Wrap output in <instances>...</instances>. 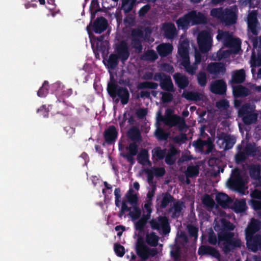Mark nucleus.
Segmentation results:
<instances>
[{"mask_svg":"<svg viewBox=\"0 0 261 261\" xmlns=\"http://www.w3.org/2000/svg\"><path fill=\"white\" fill-rule=\"evenodd\" d=\"M162 199L159 203L161 209H165L169 203L173 202V205L168 210L169 213H171V218L172 219H177L181 215L182 211L185 207L182 201L176 200L169 192H165L162 194Z\"/></svg>","mask_w":261,"mask_h":261,"instance_id":"f257e3e1","label":"nucleus"},{"mask_svg":"<svg viewBox=\"0 0 261 261\" xmlns=\"http://www.w3.org/2000/svg\"><path fill=\"white\" fill-rule=\"evenodd\" d=\"M107 91L115 102L117 103L120 100L123 105L128 102L130 97L128 90L126 87L119 86L113 77H111V81L108 84Z\"/></svg>","mask_w":261,"mask_h":261,"instance_id":"f03ea898","label":"nucleus"},{"mask_svg":"<svg viewBox=\"0 0 261 261\" xmlns=\"http://www.w3.org/2000/svg\"><path fill=\"white\" fill-rule=\"evenodd\" d=\"M218 245L225 254H227L237 248H240L242 242L239 237H234V233H225L218 238Z\"/></svg>","mask_w":261,"mask_h":261,"instance_id":"7ed1b4c3","label":"nucleus"},{"mask_svg":"<svg viewBox=\"0 0 261 261\" xmlns=\"http://www.w3.org/2000/svg\"><path fill=\"white\" fill-rule=\"evenodd\" d=\"M165 118H163L164 123L170 128L177 126L180 132L188 128L185 119L177 115L173 114V111L170 109L166 110Z\"/></svg>","mask_w":261,"mask_h":261,"instance_id":"20e7f679","label":"nucleus"},{"mask_svg":"<svg viewBox=\"0 0 261 261\" xmlns=\"http://www.w3.org/2000/svg\"><path fill=\"white\" fill-rule=\"evenodd\" d=\"M137 254L143 260H147L149 256H155L158 252L156 248H150L145 244L142 237H138L136 244Z\"/></svg>","mask_w":261,"mask_h":261,"instance_id":"39448f33","label":"nucleus"},{"mask_svg":"<svg viewBox=\"0 0 261 261\" xmlns=\"http://www.w3.org/2000/svg\"><path fill=\"white\" fill-rule=\"evenodd\" d=\"M213 39L210 32L203 30L197 36V43L200 50L203 53H207L211 48Z\"/></svg>","mask_w":261,"mask_h":261,"instance_id":"423d86ee","label":"nucleus"},{"mask_svg":"<svg viewBox=\"0 0 261 261\" xmlns=\"http://www.w3.org/2000/svg\"><path fill=\"white\" fill-rule=\"evenodd\" d=\"M108 25L107 20L105 17L100 16L97 17L93 22L90 21L86 27V30L89 36L92 34L91 31L96 34H100L107 29Z\"/></svg>","mask_w":261,"mask_h":261,"instance_id":"0eeeda50","label":"nucleus"},{"mask_svg":"<svg viewBox=\"0 0 261 261\" xmlns=\"http://www.w3.org/2000/svg\"><path fill=\"white\" fill-rule=\"evenodd\" d=\"M151 228L153 230L162 229L165 235L170 232V226L168 218L166 216H159L158 220L152 219L149 222Z\"/></svg>","mask_w":261,"mask_h":261,"instance_id":"6e6552de","label":"nucleus"},{"mask_svg":"<svg viewBox=\"0 0 261 261\" xmlns=\"http://www.w3.org/2000/svg\"><path fill=\"white\" fill-rule=\"evenodd\" d=\"M246 245L248 249L253 252L261 251V235L256 234L254 235L245 236Z\"/></svg>","mask_w":261,"mask_h":261,"instance_id":"1a4fd4ad","label":"nucleus"},{"mask_svg":"<svg viewBox=\"0 0 261 261\" xmlns=\"http://www.w3.org/2000/svg\"><path fill=\"white\" fill-rule=\"evenodd\" d=\"M115 51V55L118 56L122 63L125 62L130 55L128 45L125 40H122L116 45Z\"/></svg>","mask_w":261,"mask_h":261,"instance_id":"9d476101","label":"nucleus"},{"mask_svg":"<svg viewBox=\"0 0 261 261\" xmlns=\"http://www.w3.org/2000/svg\"><path fill=\"white\" fill-rule=\"evenodd\" d=\"M161 30L164 37L168 40L173 39L177 34L175 24L171 22L162 23Z\"/></svg>","mask_w":261,"mask_h":261,"instance_id":"9b49d317","label":"nucleus"},{"mask_svg":"<svg viewBox=\"0 0 261 261\" xmlns=\"http://www.w3.org/2000/svg\"><path fill=\"white\" fill-rule=\"evenodd\" d=\"M191 25L205 24L207 19L204 14L196 10H191L188 12Z\"/></svg>","mask_w":261,"mask_h":261,"instance_id":"f8f14e48","label":"nucleus"},{"mask_svg":"<svg viewBox=\"0 0 261 261\" xmlns=\"http://www.w3.org/2000/svg\"><path fill=\"white\" fill-rule=\"evenodd\" d=\"M214 227L215 230L218 232L217 234L219 238H220V236L223 233H233V232H231V231L234 230L235 226L229 221L225 219H221V225L216 224Z\"/></svg>","mask_w":261,"mask_h":261,"instance_id":"ddd939ff","label":"nucleus"},{"mask_svg":"<svg viewBox=\"0 0 261 261\" xmlns=\"http://www.w3.org/2000/svg\"><path fill=\"white\" fill-rule=\"evenodd\" d=\"M207 71L209 73L215 76L223 75L226 72V67L222 63L212 62L208 64Z\"/></svg>","mask_w":261,"mask_h":261,"instance_id":"4468645a","label":"nucleus"},{"mask_svg":"<svg viewBox=\"0 0 261 261\" xmlns=\"http://www.w3.org/2000/svg\"><path fill=\"white\" fill-rule=\"evenodd\" d=\"M118 133L114 125L109 126L103 132V138L108 145H112L115 142Z\"/></svg>","mask_w":261,"mask_h":261,"instance_id":"2eb2a0df","label":"nucleus"},{"mask_svg":"<svg viewBox=\"0 0 261 261\" xmlns=\"http://www.w3.org/2000/svg\"><path fill=\"white\" fill-rule=\"evenodd\" d=\"M139 146L136 142H132L126 147V149L128 150V152L122 154V156L126 159L128 162L131 165L135 163L134 156L136 155L138 152Z\"/></svg>","mask_w":261,"mask_h":261,"instance_id":"dca6fc26","label":"nucleus"},{"mask_svg":"<svg viewBox=\"0 0 261 261\" xmlns=\"http://www.w3.org/2000/svg\"><path fill=\"white\" fill-rule=\"evenodd\" d=\"M226 89V84L223 80H218L213 82L210 87V90L213 93L219 95L225 94Z\"/></svg>","mask_w":261,"mask_h":261,"instance_id":"f3484780","label":"nucleus"},{"mask_svg":"<svg viewBox=\"0 0 261 261\" xmlns=\"http://www.w3.org/2000/svg\"><path fill=\"white\" fill-rule=\"evenodd\" d=\"M237 17V14L233 10L226 8L224 9L221 21L226 25H230L236 23Z\"/></svg>","mask_w":261,"mask_h":261,"instance_id":"a211bd4d","label":"nucleus"},{"mask_svg":"<svg viewBox=\"0 0 261 261\" xmlns=\"http://www.w3.org/2000/svg\"><path fill=\"white\" fill-rule=\"evenodd\" d=\"M258 23L257 19V12L255 11H251L247 17V24L248 29L254 35H257L258 31L257 25Z\"/></svg>","mask_w":261,"mask_h":261,"instance_id":"6ab92c4d","label":"nucleus"},{"mask_svg":"<svg viewBox=\"0 0 261 261\" xmlns=\"http://www.w3.org/2000/svg\"><path fill=\"white\" fill-rule=\"evenodd\" d=\"M198 254L200 255H211L215 258H219L220 254L214 247L208 245H201L198 250Z\"/></svg>","mask_w":261,"mask_h":261,"instance_id":"aec40b11","label":"nucleus"},{"mask_svg":"<svg viewBox=\"0 0 261 261\" xmlns=\"http://www.w3.org/2000/svg\"><path fill=\"white\" fill-rule=\"evenodd\" d=\"M219 140H222V143L224 144L225 150L230 149L232 148L236 142V137L225 133H221L218 137Z\"/></svg>","mask_w":261,"mask_h":261,"instance_id":"412c9836","label":"nucleus"},{"mask_svg":"<svg viewBox=\"0 0 261 261\" xmlns=\"http://www.w3.org/2000/svg\"><path fill=\"white\" fill-rule=\"evenodd\" d=\"M261 228V222L255 218H252L245 230V236L254 235Z\"/></svg>","mask_w":261,"mask_h":261,"instance_id":"4be33fe9","label":"nucleus"},{"mask_svg":"<svg viewBox=\"0 0 261 261\" xmlns=\"http://www.w3.org/2000/svg\"><path fill=\"white\" fill-rule=\"evenodd\" d=\"M246 79L245 71L244 69L236 70L232 72L230 83L231 84H241L244 82Z\"/></svg>","mask_w":261,"mask_h":261,"instance_id":"5701e85b","label":"nucleus"},{"mask_svg":"<svg viewBox=\"0 0 261 261\" xmlns=\"http://www.w3.org/2000/svg\"><path fill=\"white\" fill-rule=\"evenodd\" d=\"M176 85L180 89H185L190 83L188 77L179 72H176L173 75Z\"/></svg>","mask_w":261,"mask_h":261,"instance_id":"b1692460","label":"nucleus"},{"mask_svg":"<svg viewBox=\"0 0 261 261\" xmlns=\"http://www.w3.org/2000/svg\"><path fill=\"white\" fill-rule=\"evenodd\" d=\"M229 184L230 187L240 192L244 190L243 179L239 173L234 174L233 178L229 180Z\"/></svg>","mask_w":261,"mask_h":261,"instance_id":"393cba45","label":"nucleus"},{"mask_svg":"<svg viewBox=\"0 0 261 261\" xmlns=\"http://www.w3.org/2000/svg\"><path fill=\"white\" fill-rule=\"evenodd\" d=\"M179 153V151L174 146H171L168 150L165 158V163L168 165H174L177 160V155Z\"/></svg>","mask_w":261,"mask_h":261,"instance_id":"a878e982","label":"nucleus"},{"mask_svg":"<svg viewBox=\"0 0 261 261\" xmlns=\"http://www.w3.org/2000/svg\"><path fill=\"white\" fill-rule=\"evenodd\" d=\"M232 93L235 98L245 97L250 94V91L247 87L239 85L232 86Z\"/></svg>","mask_w":261,"mask_h":261,"instance_id":"bb28decb","label":"nucleus"},{"mask_svg":"<svg viewBox=\"0 0 261 261\" xmlns=\"http://www.w3.org/2000/svg\"><path fill=\"white\" fill-rule=\"evenodd\" d=\"M216 200L217 203L223 208L228 207L232 202L231 199L226 194L219 193L216 196Z\"/></svg>","mask_w":261,"mask_h":261,"instance_id":"cd10ccee","label":"nucleus"},{"mask_svg":"<svg viewBox=\"0 0 261 261\" xmlns=\"http://www.w3.org/2000/svg\"><path fill=\"white\" fill-rule=\"evenodd\" d=\"M157 51L162 57H166L171 53L173 46L170 43H162L156 47Z\"/></svg>","mask_w":261,"mask_h":261,"instance_id":"c85d7f7f","label":"nucleus"},{"mask_svg":"<svg viewBox=\"0 0 261 261\" xmlns=\"http://www.w3.org/2000/svg\"><path fill=\"white\" fill-rule=\"evenodd\" d=\"M249 174L251 178L259 180L261 178V165L251 164L249 167Z\"/></svg>","mask_w":261,"mask_h":261,"instance_id":"c756f323","label":"nucleus"},{"mask_svg":"<svg viewBox=\"0 0 261 261\" xmlns=\"http://www.w3.org/2000/svg\"><path fill=\"white\" fill-rule=\"evenodd\" d=\"M176 24L179 29L187 30L191 24V22L188 13L182 17H179L176 21Z\"/></svg>","mask_w":261,"mask_h":261,"instance_id":"7c9ffc66","label":"nucleus"},{"mask_svg":"<svg viewBox=\"0 0 261 261\" xmlns=\"http://www.w3.org/2000/svg\"><path fill=\"white\" fill-rule=\"evenodd\" d=\"M161 88L167 92H173L174 85L170 75H167L160 83Z\"/></svg>","mask_w":261,"mask_h":261,"instance_id":"2f4dec72","label":"nucleus"},{"mask_svg":"<svg viewBox=\"0 0 261 261\" xmlns=\"http://www.w3.org/2000/svg\"><path fill=\"white\" fill-rule=\"evenodd\" d=\"M237 148L238 151L235 154L234 159L236 163L239 164L244 162L248 156L243 149V146L241 144L238 145Z\"/></svg>","mask_w":261,"mask_h":261,"instance_id":"473e14b6","label":"nucleus"},{"mask_svg":"<svg viewBox=\"0 0 261 261\" xmlns=\"http://www.w3.org/2000/svg\"><path fill=\"white\" fill-rule=\"evenodd\" d=\"M247 208L246 200L245 199L236 200L232 206V209L236 213L245 212Z\"/></svg>","mask_w":261,"mask_h":261,"instance_id":"72a5a7b5","label":"nucleus"},{"mask_svg":"<svg viewBox=\"0 0 261 261\" xmlns=\"http://www.w3.org/2000/svg\"><path fill=\"white\" fill-rule=\"evenodd\" d=\"M128 137L133 141L139 142L141 140V133L136 126L132 127L127 132Z\"/></svg>","mask_w":261,"mask_h":261,"instance_id":"f704fd0d","label":"nucleus"},{"mask_svg":"<svg viewBox=\"0 0 261 261\" xmlns=\"http://www.w3.org/2000/svg\"><path fill=\"white\" fill-rule=\"evenodd\" d=\"M158 58V54L153 49L147 50L140 57L141 60L149 62H154Z\"/></svg>","mask_w":261,"mask_h":261,"instance_id":"c9c22d12","label":"nucleus"},{"mask_svg":"<svg viewBox=\"0 0 261 261\" xmlns=\"http://www.w3.org/2000/svg\"><path fill=\"white\" fill-rule=\"evenodd\" d=\"M182 96L190 100L200 101L203 99V94L197 92H187L183 93Z\"/></svg>","mask_w":261,"mask_h":261,"instance_id":"e433bc0d","label":"nucleus"},{"mask_svg":"<svg viewBox=\"0 0 261 261\" xmlns=\"http://www.w3.org/2000/svg\"><path fill=\"white\" fill-rule=\"evenodd\" d=\"M119 58L115 54H111L107 61L108 68L111 70H114L118 65Z\"/></svg>","mask_w":261,"mask_h":261,"instance_id":"4c0bfd02","label":"nucleus"},{"mask_svg":"<svg viewBox=\"0 0 261 261\" xmlns=\"http://www.w3.org/2000/svg\"><path fill=\"white\" fill-rule=\"evenodd\" d=\"M199 173V168L197 165H189L185 172L186 177L194 178L197 177Z\"/></svg>","mask_w":261,"mask_h":261,"instance_id":"58836bf2","label":"nucleus"},{"mask_svg":"<svg viewBox=\"0 0 261 261\" xmlns=\"http://www.w3.org/2000/svg\"><path fill=\"white\" fill-rule=\"evenodd\" d=\"M125 197L127 199V202L132 205L134 206L137 205L138 201V197L137 194H134V190L132 188H130L125 194Z\"/></svg>","mask_w":261,"mask_h":261,"instance_id":"ea45409f","label":"nucleus"},{"mask_svg":"<svg viewBox=\"0 0 261 261\" xmlns=\"http://www.w3.org/2000/svg\"><path fill=\"white\" fill-rule=\"evenodd\" d=\"M138 163L143 165L146 163H150L149 160L148 152L146 149H142L137 155Z\"/></svg>","mask_w":261,"mask_h":261,"instance_id":"a19ab883","label":"nucleus"},{"mask_svg":"<svg viewBox=\"0 0 261 261\" xmlns=\"http://www.w3.org/2000/svg\"><path fill=\"white\" fill-rule=\"evenodd\" d=\"M243 122L246 125L255 123L257 120V114L252 111L242 118Z\"/></svg>","mask_w":261,"mask_h":261,"instance_id":"79ce46f5","label":"nucleus"},{"mask_svg":"<svg viewBox=\"0 0 261 261\" xmlns=\"http://www.w3.org/2000/svg\"><path fill=\"white\" fill-rule=\"evenodd\" d=\"M154 135L159 140L166 141L168 139L169 134L166 132L163 128L159 127L156 129Z\"/></svg>","mask_w":261,"mask_h":261,"instance_id":"37998d69","label":"nucleus"},{"mask_svg":"<svg viewBox=\"0 0 261 261\" xmlns=\"http://www.w3.org/2000/svg\"><path fill=\"white\" fill-rule=\"evenodd\" d=\"M158 87V84L156 83L149 81H144L140 83L137 86V88L139 90L145 89H156Z\"/></svg>","mask_w":261,"mask_h":261,"instance_id":"c03bdc74","label":"nucleus"},{"mask_svg":"<svg viewBox=\"0 0 261 261\" xmlns=\"http://www.w3.org/2000/svg\"><path fill=\"white\" fill-rule=\"evenodd\" d=\"M137 0H123L122 9L125 13L130 12L135 5Z\"/></svg>","mask_w":261,"mask_h":261,"instance_id":"a18cd8bd","label":"nucleus"},{"mask_svg":"<svg viewBox=\"0 0 261 261\" xmlns=\"http://www.w3.org/2000/svg\"><path fill=\"white\" fill-rule=\"evenodd\" d=\"M170 255L174 261H180L181 249L179 246L175 245L170 251Z\"/></svg>","mask_w":261,"mask_h":261,"instance_id":"49530a36","label":"nucleus"},{"mask_svg":"<svg viewBox=\"0 0 261 261\" xmlns=\"http://www.w3.org/2000/svg\"><path fill=\"white\" fill-rule=\"evenodd\" d=\"M253 111L251 108L250 105L249 103H245L238 110V116L243 118L244 116L247 115Z\"/></svg>","mask_w":261,"mask_h":261,"instance_id":"de8ad7c7","label":"nucleus"},{"mask_svg":"<svg viewBox=\"0 0 261 261\" xmlns=\"http://www.w3.org/2000/svg\"><path fill=\"white\" fill-rule=\"evenodd\" d=\"M49 84L47 81H44L42 86L37 92V95L39 97H44L48 93Z\"/></svg>","mask_w":261,"mask_h":261,"instance_id":"09e8293b","label":"nucleus"},{"mask_svg":"<svg viewBox=\"0 0 261 261\" xmlns=\"http://www.w3.org/2000/svg\"><path fill=\"white\" fill-rule=\"evenodd\" d=\"M243 149L244 150L248 157L249 156H255L257 151L255 146L249 143H247L246 146L243 148Z\"/></svg>","mask_w":261,"mask_h":261,"instance_id":"8fccbe9b","label":"nucleus"},{"mask_svg":"<svg viewBox=\"0 0 261 261\" xmlns=\"http://www.w3.org/2000/svg\"><path fill=\"white\" fill-rule=\"evenodd\" d=\"M202 203L207 207L213 208L215 204L214 200L208 194H205L202 199Z\"/></svg>","mask_w":261,"mask_h":261,"instance_id":"3c124183","label":"nucleus"},{"mask_svg":"<svg viewBox=\"0 0 261 261\" xmlns=\"http://www.w3.org/2000/svg\"><path fill=\"white\" fill-rule=\"evenodd\" d=\"M129 215L132 218V220H137L141 215V210L137 205H134L133 206V211H130Z\"/></svg>","mask_w":261,"mask_h":261,"instance_id":"603ef678","label":"nucleus"},{"mask_svg":"<svg viewBox=\"0 0 261 261\" xmlns=\"http://www.w3.org/2000/svg\"><path fill=\"white\" fill-rule=\"evenodd\" d=\"M197 82L201 87H204L207 83L206 73L203 71L199 72L197 75Z\"/></svg>","mask_w":261,"mask_h":261,"instance_id":"864d4df0","label":"nucleus"},{"mask_svg":"<svg viewBox=\"0 0 261 261\" xmlns=\"http://www.w3.org/2000/svg\"><path fill=\"white\" fill-rule=\"evenodd\" d=\"M131 44L133 48H135L139 53L141 52L143 49L142 41L140 38H134L131 39Z\"/></svg>","mask_w":261,"mask_h":261,"instance_id":"5fc2aeb1","label":"nucleus"},{"mask_svg":"<svg viewBox=\"0 0 261 261\" xmlns=\"http://www.w3.org/2000/svg\"><path fill=\"white\" fill-rule=\"evenodd\" d=\"M224 9L222 8H213L211 10L210 14L213 17L219 19L220 21L222 19Z\"/></svg>","mask_w":261,"mask_h":261,"instance_id":"6e6d98bb","label":"nucleus"},{"mask_svg":"<svg viewBox=\"0 0 261 261\" xmlns=\"http://www.w3.org/2000/svg\"><path fill=\"white\" fill-rule=\"evenodd\" d=\"M152 152L154 153V154L156 155L159 160H161L165 158V155L166 154V149H162L161 147H158L152 150Z\"/></svg>","mask_w":261,"mask_h":261,"instance_id":"4d7b16f0","label":"nucleus"},{"mask_svg":"<svg viewBox=\"0 0 261 261\" xmlns=\"http://www.w3.org/2000/svg\"><path fill=\"white\" fill-rule=\"evenodd\" d=\"M216 106L220 110H226L229 107V103L226 99H222L216 102Z\"/></svg>","mask_w":261,"mask_h":261,"instance_id":"13d9d810","label":"nucleus"},{"mask_svg":"<svg viewBox=\"0 0 261 261\" xmlns=\"http://www.w3.org/2000/svg\"><path fill=\"white\" fill-rule=\"evenodd\" d=\"M146 242L151 246L155 247L158 244V237L154 233H152L147 236Z\"/></svg>","mask_w":261,"mask_h":261,"instance_id":"bf43d9fd","label":"nucleus"},{"mask_svg":"<svg viewBox=\"0 0 261 261\" xmlns=\"http://www.w3.org/2000/svg\"><path fill=\"white\" fill-rule=\"evenodd\" d=\"M208 144V142L206 140H202L201 139H198L193 142V145L195 147L201 151H203V147L204 146Z\"/></svg>","mask_w":261,"mask_h":261,"instance_id":"052dcab7","label":"nucleus"},{"mask_svg":"<svg viewBox=\"0 0 261 261\" xmlns=\"http://www.w3.org/2000/svg\"><path fill=\"white\" fill-rule=\"evenodd\" d=\"M114 251L116 254L119 257H122L125 254V249L123 246L118 243L114 244Z\"/></svg>","mask_w":261,"mask_h":261,"instance_id":"680f3d73","label":"nucleus"},{"mask_svg":"<svg viewBox=\"0 0 261 261\" xmlns=\"http://www.w3.org/2000/svg\"><path fill=\"white\" fill-rule=\"evenodd\" d=\"M187 140V135L185 133H180L174 136L173 138V141L177 144H182Z\"/></svg>","mask_w":261,"mask_h":261,"instance_id":"e2e57ef3","label":"nucleus"},{"mask_svg":"<svg viewBox=\"0 0 261 261\" xmlns=\"http://www.w3.org/2000/svg\"><path fill=\"white\" fill-rule=\"evenodd\" d=\"M161 94H162L161 100L164 103H169L173 99V95L170 92H161Z\"/></svg>","mask_w":261,"mask_h":261,"instance_id":"0e129e2a","label":"nucleus"},{"mask_svg":"<svg viewBox=\"0 0 261 261\" xmlns=\"http://www.w3.org/2000/svg\"><path fill=\"white\" fill-rule=\"evenodd\" d=\"M226 43L228 46H234L237 48H240L241 40L239 38H229L226 40Z\"/></svg>","mask_w":261,"mask_h":261,"instance_id":"69168bd1","label":"nucleus"},{"mask_svg":"<svg viewBox=\"0 0 261 261\" xmlns=\"http://www.w3.org/2000/svg\"><path fill=\"white\" fill-rule=\"evenodd\" d=\"M144 32L140 29H133L131 31L132 38H142L144 37Z\"/></svg>","mask_w":261,"mask_h":261,"instance_id":"338daca9","label":"nucleus"},{"mask_svg":"<svg viewBox=\"0 0 261 261\" xmlns=\"http://www.w3.org/2000/svg\"><path fill=\"white\" fill-rule=\"evenodd\" d=\"M152 170L156 177H162L166 173L165 169L163 167H154Z\"/></svg>","mask_w":261,"mask_h":261,"instance_id":"774afa93","label":"nucleus"}]
</instances>
